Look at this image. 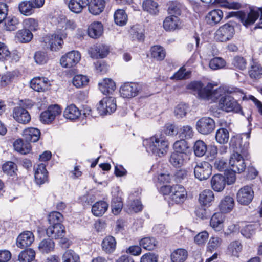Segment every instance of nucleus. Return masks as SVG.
I'll list each match as a JSON object with an SVG mask.
<instances>
[{
  "label": "nucleus",
  "mask_w": 262,
  "mask_h": 262,
  "mask_svg": "<svg viewBox=\"0 0 262 262\" xmlns=\"http://www.w3.org/2000/svg\"><path fill=\"white\" fill-rule=\"evenodd\" d=\"M197 130L203 135L212 132L215 127L214 121L210 117H202L196 123Z\"/></svg>",
  "instance_id": "ddd939ff"
},
{
  "label": "nucleus",
  "mask_w": 262,
  "mask_h": 262,
  "mask_svg": "<svg viewBox=\"0 0 262 262\" xmlns=\"http://www.w3.org/2000/svg\"><path fill=\"white\" fill-rule=\"evenodd\" d=\"M229 133L228 130L224 128L217 130L215 134V139L220 144L227 143L229 140Z\"/></svg>",
  "instance_id": "de8ad7c7"
},
{
  "label": "nucleus",
  "mask_w": 262,
  "mask_h": 262,
  "mask_svg": "<svg viewBox=\"0 0 262 262\" xmlns=\"http://www.w3.org/2000/svg\"><path fill=\"white\" fill-rule=\"evenodd\" d=\"M64 35L60 33L46 36L43 39L47 48L51 51H57L62 48Z\"/></svg>",
  "instance_id": "423d86ee"
},
{
  "label": "nucleus",
  "mask_w": 262,
  "mask_h": 262,
  "mask_svg": "<svg viewBox=\"0 0 262 262\" xmlns=\"http://www.w3.org/2000/svg\"><path fill=\"white\" fill-rule=\"evenodd\" d=\"M143 8L144 10L148 12L151 14H156L158 12L157 2L153 0H146L143 3Z\"/></svg>",
  "instance_id": "603ef678"
},
{
  "label": "nucleus",
  "mask_w": 262,
  "mask_h": 262,
  "mask_svg": "<svg viewBox=\"0 0 262 262\" xmlns=\"http://www.w3.org/2000/svg\"><path fill=\"white\" fill-rule=\"evenodd\" d=\"M57 21L59 27L64 28V30H74L77 25L76 22L73 19H68L65 16L61 15L57 18Z\"/></svg>",
  "instance_id": "f704fd0d"
},
{
  "label": "nucleus",
  "mask_w": 262,
  "mask_h": 262,
  "mask_svg": "<svg viewBox=\"0 0 262 262\" xmlns=\"http://www.w3.org/2000/svg\"><path fill=\"white\" fill-rule=\"evenodd\" d=\"M13 118L19 123L26 124L31 120L28 112L21 107H16L13 112Z\"/></svg>",
  "instance_id": "aec40b11"
},
{
  "label": "nucleus",
  "mask_w": 262,
  "mask_h": 262,
  "mask_svg": "<svg viewBox=\"0 0 262 262\" xmlns=\"http://www.w3.org/2000/svg\"><path fill=\"white\" fill-rule=\"evenodd\" d=\"M140 90V87L137 84L126 82L121 86L120 93L123 98H131L136 97Z\"/></svg>",
  "instance_id": "dca6fc26"
},
{
  "label": "nucleus",
  "mask_w": 262,
  "mask_h": 262,
  "mask_svg": "<svg viewBox=\"0 0 262 262\" xmlns=\"http://www.w3.org/2000/svg\"><path fill=\"white\" fill-rule=\"evenodd\" d=\"M224 218V215L222 213H215L211 218L210 226L215 231H221L223 227Z\"/></svg>",
  "instance_id": "72a5a7b5"
},
{
  "label": "nucleus",
  "mask_w": 262,
  "mask_h": 262,
  "mask_svg": "<svg viewBox=\"0 0 262 262\" xmlns=\"http://www.w3.org/2000/svg\"><path fill=\"white\" fill-rule=\"evenodd\" d=\"M116 101L114 97L104 98L97 108L100 115L111 114L116 110Z\"/></svg>",
  "instance_id": "f8f14e48"
},
{
  "label": "nucleus",
  "mask_w": 262,
  "mask_h": 262,
  "mask_svg": "<svg viewBox=\"0 0 262 262\" xmlns=\"http://www.w3.org/2000/svg\"><path fill=\"white\" fill-rule=\"evenodd\" d=\"M105 6L104 0H91L89 4V10L94 15H98L104 10Z\"/></svg>",
  "instance_id": "a878e982"
},
{
  "label": "nucleus",
  "mask_w": 262,
  "mask_h": 262,
  "mask_svg": "<svg viewBox=\"0 0 262 262\" xmlns=\"http://www.w3.org/2000/svg\"><path fill=\"white\" fill-rule=\"evenodd\" d=\"M15 150L21 154H27L31 150V147L29 143H24L23 139L16 140L13 144Z\"/></svg>",
  "instance_id": "e433bc0d"
},
{
  "label": "nucleus",
  "mask_w": 262,
  "mask_h": 262,
  "mask_svg": "<svg viewBox=\"0 0 262 262\" xmlns=\"http://www.w3.org/2000/svg\"><path fill=\"white\" fill-rule=\"evenodd\" d=\"M222 243V239L217 236H212L208 243L207 250L211 252L219 248Z\"/></svg>",
  "instance_id": "774afa93"
},
{
  "label": "nucleus",
  "mask_w": 262,
  "mask_h": 262,
  "mask_svg": "<svg viewBox=\"0 0 262 262\" xmlns=\"http://www.w3.org/2000/svg\"><path fill=\"white\" fill-rule=\"evenodd\" d=\"M207 145L202 140H197L194 145L193 150L194 154L197 157H202L207 151Z\"/></svg>",
  "instance_id": "864d4df0"
},
{
  "label": "nucleus",
  "mask_w": 262,
  "mask_h": 262,
  "mask_svg": "<svg viewBox=\"0 0 262 262\" xmlns=\"http://www.w3.org/2000/svg\"><path fill=\"white\" fill-rule=\"evenodd\" d=\"M188 105L185 103H181L177 105L174 110V114L177 118H182L185 117L188 110Z\"/></svg>",
  "instance_id": "680f3d73"
},
{
  "label": "nucleus",
  "mask_w": 262,
  "mask_h": 262,
  "mask_svg": "<svg viewBox=\"0 0 262 262\" xmlns=\"http://www.w3.org/2000/svg\"><path fill=\"white\" fill-rule=\"evenodd\" d=\"M182 8V4L177 1L170 2L168 4L167 11L171 15H180Z\"/></svg>",
  "instance_id": "4d7b16f0"
},
{
  "label": "nucleus",
  "mask_w": 262,
  "mask_h": 262,
  "mask_svg": "<svg viewBox=\"0 0 262 262\" xmlns=\"http://www.w3.org/2000/svg\"><path fill=\"white\" fill-rule=\"evenodd\" d=\"M103 31V27L101 23L94 22L89 27L88 33L91 38H97L102 34Z\"/></svg>",
  "instance_id": "cd10ccee"
},
{
  "label": "nucleus",
  "mask_w": 262,
  "mask_h": 262,
  "mask_svg": "<svg viewBox=\"0 0 262 262\" xmlns=\"http://www.w3.org/2000/svg\"><path fill=\"white\" fill-rule=\"evenodd\" d=\"M33 37L31 31L29 29H21L19 30L16 35L17 40L21 43H26L30 41Z\"/></svg>",
  "instance_id": "37998d69"
},
{
  "label": "nucleus",
  "mask_w": 262,
  "mask_h": 262,
  "mask_svg": "<svg viewBox=\"0 0 262 262\" xmlns=\"http://www.w3.org/2000/svg\"><path fill=\"white\" fill-rule=\"evenodd\" d=\"M187 154L173 152L169 158V162L175 167H180L186 162Z\"/></svg>",
  "instance_id": "393cba45"
},
{
  "label": "nucleus",
  "mask_w": 262,
  "mask_h": 262,
  "mask_svg": "<svg viewBox=\"0 0 262 262\" xmlns=\"http://www.w3.org/2000/svg\"><path fill=\"white\" fill-rule=\"evenodd\" d=\"M34 240V236L30 231H25L19 234L16 240V245L20 248L30 246Z\"/></svg>",
  "instance_id": "a211bd4d"
},
{
  "label": "nucleus",
  "mask_w": 262,
  "mask_h": 262,
  "mask_svg": "<svg viewBox=\"0 0 262 262\" xmlns=\"http://www.w3.org/2000/svg\"><path fill=\"white\" fill-rule=\"evenodd\" d=\"M242 249V245L241 243L237 241L232 242L228 246L227 248V253L234 256H238L239 253Z\"/></svg>",
  "instance_id": "09e8293b"
},
{
  "label": "nucleus",
  "mask_w": 262,
  "mask_h": 262,
  "mask_svg": "<svg viewBox=\"0 0 262 262\" xmlns=\"http://www.w3.org/2000/svg\"><path fill=\"white\" fill-rule=\"evenodd\" d=\"M35 257V251L31 248L22 251L18 255L19 262H31Z\"/></svg>",
  "instance_id": "79ce46f5"
},
{
  "label": "nucleus",
  "mask_w": 262,
  "mask_h": 262,
  "mask_svg": "<svg viewBox=\"0 0 262 262\" xmlns=\"http://www.w3.org/2000/svg\"><path fill=\"white\" fill-rule=\"evenodd\" d=\"M80 114V111L74 104L68 106L63 113L64 116L70 120L77 119Z\"/></svg>",
  "instance_id": "4c0bfd02"
},
{
  "label": "nucleus",
  "mask_w": 262,
  "mask_h": 262,
  "mask_svg": "<svg viewBox=\"0 0 262 262\" xmlns=\"http://www.w3.org/2000/svg\"><path fill=\"white\" fill-rule=\"evenodd\" d=\"M235 16L238 18L244 26H248L253 24L260 16V22L258 25L259 28L262 29V8L257 10H251L248 13L243 11L232 12L230 13V17Z\"/></svg>",
  "instance_id": "7ed1b4c3"
},
{
  "label": "nucleus",
  "mask_w": 262,
  "mask_h": 262,
  "mask_svg": "<svg viewBox=\"0 0 262 262\" xmlns=\"http://www.w3.org/2000/svg\"><path fill=\"white\" fill-rule=\"evenodd\" d=\"M150 55L152 58L157 61L163 60L166 56L165 49L160 46H154L150 48Z\"/></svg>",
  "instance_id": "ea45409f"
},
{
  "label": "nucleus",
  "mask_w": 262,
  "mask_h": 262,
  "mask_svg": "<svg viewBox=\"0 0 262 262\" xmlns=\"http://www.w3.org/2000/svg\"><path fill=\"white\" fill-rule=\"evenodd\" d=\"M114 21L119 26H123L127 21V16L124 10L118 9L114 13Z\"/></svg>",
  "instance_id": "8fccbe9b"
},
{
  "label": "nucleus",
  "mask_w": 262,
  "mask_h": 262,
  "mask_svg": "<svg viewBox=\"0 0 262 262\" xmlns=\"http://www.w3.org/2000/svg\"><path fill=\"white\" fill-rule=\"evenodd\" d=\"M231 64L235 69L243 71L246 69L247 61L242 56H236L233 58Z\"/></svg>",
  "instance_id": "5fc2aeb1"
},
{
  "label": "nucleus",
  "mask_w": 262,
  "mask_h": 262,
  "mask_svg": "<svg viewBox=\"0 0 262 262\" xmlns=\"http://www.w3.org/2000/svg\"><path fill=\"white\" fill-rule=\"evenodd\" d=\"M88 4V0H70L68 7L72 12L78 14L81 12Z\"/></svg>",
  "instance_id": "c85d7f7f"
},
{
  "label": "nucleus",
  "mask_w": 262,
  "mask_h": 262,
  "mask_svg": "<svg viewBox=\"0 0 262 262\" xmlns=\"http://www.w3.org/2000/svg\"><path fill=\"white\" fill-rule=\"evenodd\" d=\"M234 206V200L230 196H226L221 201L219 207L222 213H226L230 212Z\"/></svg>",
  "instance_id": "bb28decb"
},
{
  "label": "nucleus",
  "mask_w": 262,
  "mask_h": 262,
  "mask_svg": "<svg viewBox=\"0 0 262 262\" xmlns=\"http://www.w3.org/2000/svg\"><path fill=\"white\" fill-rule=\"evenodd\" d=\"M108 204L101 201L95 203L92 207V212L96 216H102L107 210Z\"/></svg>",
  "instance_id": "c9c22d12"
},
{
  "label": "nucleus",
  "mask_w": 262,
  "mask_h": 262,
  "mask_svg": "<svg viewBox=\"0 0 262 262\" xmlns=\"http://www.w3.org/2000/svg\"><path fill=\"white\" fill-rule=\"evenodd\" d=\"M112 210L115 215H117L122 210L123 203L122 199L120 197H115L112 199Z\"/></svg>",
  "instance_id": "0e129e2a"
},
{
  "label": "nucleus",
  "mask_w": 262,
  "mask_h": 262,
  "mask_svg": "<svg viewBox=\"0 0 262 262\" xmlns=\"http://www.w3.org/2000/svg\"><path fill=\"white\" fill-rule=\"evenodd\" d=\"M61 113V110L58 105H51L47 110L41 113L40 120L42 122L48 124L53 121L55 117Z\"/></svg>",
  "instance_id": "4468645a"
},
{
  "label": "nucleus",
  "mask_w": 262,
  "mask_h": 262,
  "mask_svg": "<svg viewBox=\"0 0 262 262\" xmlns=\"http://www.w3.org/2000/svg\"><path fill=\"white\" fill-rule=\"evenodd\" d=\"M63 262H80L79 256L72 250H67L62 255Z\"/></svg>",
  "instance_id": "13d9d810"
},
{
  "label": "nucleus",
  "mask_w": 262,
  "mask_h": 262,
  "mask_svg": "<svg viewBox=\"0 0 262 262\" xmlns=\"http://www.w3.org/2000/svg\"><path fill=\"white\" fill-rule=\"evenodd\" d=\"M188 252L183 248L175 250L170 255L172 262H184L187 258Z\"/></svg>",
  "instance_id": "58836bf2"
},
{
  "label": "nucleus",
  "mask_w": 262,
  "mask_h": 262,
  "mask_svg": "<svg viewBox=\"0 0 262 262\" xmlns=\"http://www.w3.org/2000/svg\"><path fill=\"white\" fill-rule=\"evenodd\" d=\"M50 85V82L45 77H35L30 82V86L37 92H43L47 90Z\"/></svg>",
  "instance_id": "f3484780"
},
{
  "label": "nucleus",
  "mask_w": 262,
  "mask_h": 262,
  "mask_svg": "<svg viewBox=\"0 0 262 262\" xmlns=\"http://www.w3.org/2000/svg\"><path fill=\"white\" fill-rule=\"evenodd\" d=\"M109 53V48L104 44H98L91 48L89 53L91 57L94 58H104Z\"/></svg>",
  "instance_id": "6ab92c4d"
},
{
  "label": "nucleus",
  "mask_w": 262,
  "mask_h": 262,
  "mask_svg": "<svg viewBox=\"0 0 262 262\" xmlns=\"http://www.w3.org/2000/svg\"><path fill=\"white\" fill-rule=\"evenodd\" d=\"M23 136L26 142H36L40 138V132L36 128H28L24 129Z\"/></svg>",
  "instance_id": "5701e85b"
},
{
  "label": "nucleus",
  "mask_w": 262,
  "mask_h": 262,
  "mask_svg": "<svg viewBox=\"0 0 262 262\" xmlns=\"http://www.w3.org/2000/svg\"><path fill=\"white\" fill-rule=\"evenodd\" d=\"M46 233L49 237L55 239H61V244L62 247H68L69 244L67 238H63L66 231L64 226L61 224H56L49 226L46 230Z\"/></svg>",
  "instance_id": "39448f33"
},
{
  "label": "nucleus",
  "mask_w": 262,
  "mask_h": 262,
  "mask_svg": "<svg viewBox=\"0 0 262 262\" xmlns=\"http://www.w3.org/2000/svg\"><path fill=\"white\" fill-rule=\"evenodd\" d=\"M80 59L81 54L78 51H72L62 56L60 62L62 67L70 68L76 66Z\"/></svg>",
  "instance_id": "9b49d317"
},
{
  "label": "nucleus",
  "mask_w": 262,
  "mask_h": 262,
  "mask_svg": "<svg viewBox=\"0 0 262 262\" xmlns=\"http://www.w3.org/2000/svg\"><path fill=\"white\" fill-rule=\"evenodd\" d=\"M101 246L103 251L105 253L109 254L113 253L116 247L115 238L112 236L105 237L101 243Z\"/></svg>",
  "instance_id": "2f4dec72"
},
{
  "label": "nucleus",
  "mask_w": 262,
  "mask_h": 262,
  "mask_svg": "<svg viewBox=\"0 0 262 262\" xmlns=\"http://www.w3.org/2000/svg\"><path fill=\"white\" fill-rule=\"evenodd\" d=\"M2 169L4 173L13 176L16 174L17 169V165L15 163L11 161H8L5 163L2 166Z\"/></svg>",
  "instance_id": "052dcab7"
},
{
  "label": "nucleus",
  "mask_w": 262,
  "mask_h": 262,
  "mask_svg": "<svg viewBox=\"0 0 262 262\" xmlns=\"http://www.w3.org/2000/svg\"><path fill=\"white\" fill-rule=\"evenodd\" d=\"M234 34L233 26L227 23L220 27L215 32L214 39L218 41L225 42L231 39Z\"/></svg>",
  "instance_id": "6e6552de"
},
{
  "label": "nucleus",
  "mask_w": 262,
  "mask_h": 262,
  "mask_svg": "<svg viewBox=\"0 0 262 262\" xmlns=\"http://www.w3.org/2000/svg\"><path fill=\"white\" fill-rule=\"evenodd\" d=\"M223 17V13L220 9H214L209 12L205 17L207 24L214 26L219 23Z\"/></svg>",
  "instance_id": "412c9836"
},
{
  "label": "nucleus",
  "mask_w": 262,
  "mask_h": 262,
  "mask_svg": "<svg viewBox=\"0 0 262 262\" xmlns=\"http://www.w3.org/2000/svg\"><path fill=\"white\" fill-rule=\"evenodd\" d=\"M55 244L51 238L42 239L38 244V250L42 253H49L54 250Z\"/></svg>",
  "instance_id": "c756f323"
},
{
  "label": "nucleus",
  "mask_w": 262,
  "mask_h": 262,
  "mask_svg": "<svg viewBox=\"0 0 262 262\" xmlns=\"http://www.w3.org/2000/svg\"><path fill=\"white\" fill-rule=\"evenodd\" d=\"M34 177L36 183L38 185L42 184L47 181L48 172L44 164L41 163L37 165L35 171Z\"/></svg>",
  "instance_id": "4be33fe9"
},
{
  "label": "nucleus",
  "mask_w": 262,
  "mask_h": 262,
  "mask_svg": "<svg viewBox=\"0 0 262 262\" xmlns=\"http://www.w3.org/2000/svg\"><path fill=\"white\" fill-rule=\"evenodd\" d=\"M18 9L20 13L25 16H30L34 13V10L29 0L21 2L18 5Z\"/></svg>",
  "instance_id": "49530a36"
},
{
  "label": "nucleus",
  "mask_w": 262,
  "mask_h": 262,
  "mask_svg": "<svg viewBox=\"0 0 262 262\" xmlns=\"http://www.w3.org/2000/svg\"><path fill=\"white\" fill-rule=\"evenodd\" d=\"M188 87L190 89L197 91L198 96L201 99L212 101L219 100L218 107L223 111L227 113L233 112L243 113L242 107L237 100L229 95L239 92L237 88L228 89L226 93L222 88L213 90V86L211 83H208L205 87L203 88L202 83L197 81L191 82Z\"/></svg>",
  "instance_id": "f257e3e1"
},
{
  "label": "nucleus",
  "mask_w": 262,
  "mask_h": 262,
  "mask_svg": "<svg viewBox=\"0 0 262 262\" xmlns=\"http://www.w3.org/2000/svg\"><path fill=\"white\" fill-rule=\"evenodd\" d=\"M212 172V166L206 161L196 163L194 167L195 177L200 181L207 180Z\"/></svg>",
  "instance_id": "0eeeda50"
},
{
  "label": "nucleus",
  "mask_w": 262,
  "mask_h": 262,
  "mask_svg": "<svg viewBox=\"0 0 262 262\" xmlns=\"http://www.w3.org/2000/svg\"><path fill=\"white\" fill-rule=\"evenodd\" d=\"M242 136H245L247 139L249 138V133H244L242 135H236L232 137L230 141L229 145L234 152H238L245 157L247 156V151L249 146V143L245 142L243 145V137Z\"/></svg>",
  "instance_id": "20e7f679"
},
{
  "label": "nucleus",
  "mask_w": 262,
  "mask_h": 262,
  "mask_svg": "<svg viewBox=\"0 0 262 262\" xmlns=\"http://www.w3.org/2000/svg\"><path fill=\"white\" fill-rule=\"evenodd\" d=\"M243 156L242 154L238 152H234L231 155L229 164L232 172L241 173L245 170L246 165Z\"/></svg>",
  "instance_id": "9d476101"
},
{
  "label": "nucleus",
  "mask_w": 262,
  "mask_h": 262,
  "mask_svg": "<svg viewBox=\"0 0 262 262\" xmlns=\"http://www.w3.org/2000/svg\"><path fill=\"white\" fill-rule=\"evenodd\" d=\"M249 74L251 78H260L262 77V67L258 62L253 61L251 64Z\"/></svg>",
  "instance_id": "c03bdc74"
},
{
  "label": "nucleus",
  "mask_w": 262,
  "mask_h": 262,
  "mask_svg": "<svg viewBox=\"0 0 262 262\" xmlns=\"http://www.w3.org/2000/svg\"><path fill=\"white\" fill-rule=\"evenodd\" d=\"M213 3L228 9H239L241 7V5L239 3L229 2L227 0H214Z\"/></svg>",
  "instance_id": "e2e57ef3"
},
{
  "label": "nucleus",
  "mask_w": 262,
  "mask_h": 262,
  "mask_svg": "<svg viewBox=\"0 0 262 262\" xmlns=\"http://www.w3.org/2000/svg\"><path fill=\"white\" fill-rule=\"evenodd\" d=\"M130 34L133 40L142 41L144 40L143 29L139 25H135L132 27Z\"/></svg>",
  "instance_id": "3c124183"
},
{
  "label": "nucleus",
  "mask_w": 262,
  "mask_h": 262,
  "mask_svg": "<svg viewBox=\"0 0 262 262\" xmlns=\"http://www.w3.org/2000/svg\"><path fill=\"white\" fill-rule=\"evenodd\" d=\"M146 148L159 157L166 154L169 147V143L166 139L161 136L155 135L146 140Z\"/></svg>",
  "instance_id": "f03ea898"
},
{
  "label": "nucleus",
  "mask_w": 262,
  "mask_h": 262,
  "mask_svg": "<svg viewBox=\"0 0 262 262\" xmlns=\"http://www.w3.org/2000/svg\"><path fill=\"white\" fill-rule=\"evenodd\" d=\"M99 89L104 95H108L116 89L115 82L111 79L105 78L99 83Z\"/></svg>",
  "instance_id": "473e14b6"
},
{
  "label": "nucleus",
  "mask_w": 262,
  "mask_h": 262,
  "mask_svg": "<svg viewBox=\"0 0 262 262\" xmlns=\"http://www.w3.org/2000/svg\"><path fill=\"white\" fill-rule=\"evenodd\" d=\"M254 196V192L252 188L249 186H245L241 188L236 194L237 201L242 205H247L252 200Z\"/></svg>",
  "instance_id": "2eb2a0df"
},
{
  "label": "nucleus",
  "mask_w": 262,
  "mask_h": 262,
  "mask_svg": "<svg viewBox=\"0 0 262 262\" xmlns=\"http://www.w3.org/2000/svg\"><path fill=\"white\" fill-rule=\"evenodd\" d=\"M140 245L147 250H152L157 248L158 241L154 237H146L140 241Z\"/></svg>",
  "instance_id": "a18cd8bd"
},
{
  "label": "nucleus",
  "mask_w": 262,
  "mask_h": 262,
  "mask_svg": "<svg viewBox=\"0 0 262 262\" xmlns=\"http://www.w3.org/2000/svg\"><path fill=\"white\" fill-rule=\"evenodd\" d=\"M173 148L176 152L187 154L189 149L188 143L184 139L177 141L173 144Z\"/></svg>",
  "instance_id": "6e6d98bb"
},
{
  "label": "nucleus",
  "mask_w": 262,
  "mask_h": 262,
  "mask_svg": "<svg viewBox=\"0 0 262 262\" xmlns=\"http://www.w3.org/2000/svg\"><path fill=\"white\" fill-rule=\"evenodd\" d=\"M88 82V78L86 76L82 75H76L73 79V84L77 88L86 85Z\"/></svg>",
  "instance_id": "69168bd1"
},
{
  "label": "nucleus",
  "mask_w": 262,
  "mask_h": 262,
  "mask_svg": "<svg viewBox=\"0 0 262 262\" xmlns=\"http://www.w3.org/2000/svg\"><path fill=\"white\" fill-rule=\"evenodd\" d=\"M180 24L179 18L175 15L165 18L163 21V28L166 31H173L179 28Z\"/></svg>",
  "instance_id": "7c9ffc66"
},
{
  "label": "nucleus",
  "mask_w": 262,
  "mask_h": 262,
  "mask_svg": "<svg viewBox=\"0 0 262 262\" xmlns=\"http://www.w3.org/2000/svg\"><path fill=\"white\" fill-rule=\"evenodd\" d=\"M214 196L213 192L209 189L203 190L199 195L200 203L204 205H210V203L214 200Z\"/></svg>",
  "instance_id": "a19ab883"
},
{
  "label": "nucleus",
  "mask_w": 262,
  "mask_h": 262,
  "mask_svg": "<svg viewBox=\"0 0 262 262\" xmlns=\"http://www.w3.org/2000/svg\"><path fill=\"white\" fill-rule=\"evenodd\" d=\"M5 28L8 31H14L19 24L18 19L15 17H8L5 19Z\"/></svg>",
  "instance_id": "bf43d9fd"
},
{
  "label": "nucleus",
  "mask_w": 262,
  "mask_h": 262,
  "mask_svg": "<svg viewBox=\"0 0 262 262\" xmlns=\"http://www.w3.org/2000/svg\"><path fill=\"white\" fill-rule=\"evenodd\" d=\"M226 65L225 61L221 57H215L209 62V67L214 70L222 69Z\"/></svg>",
  "instance_id": "338daca9"
},
{
  "label": "nucleus",
  "mask_w": 262,
  "mask_h": 262,
  "mask_svg": "<svg viewBox=\"0 0 262 262\" xmlns=\"http://www.w3.org/2000/svg\"><path fill=\"white\" fill-rule=\"evenodd\" d=\"M211 185L212 189L217 192L222 191L226 185V178L221 174L213 176L211 180Z\"/></svg>",
  "instance_id": "b1692460"
},
{
  "label": "nucleus",
  "mask_w": 262,
  "mask_h": 262,
  "mask_svg": "<svg viewBox=\"0 0 262 262\" xmlns=\"http://www.w3.org/2000/svg\"><path fill=\"white\" fill-rule=\"evenodd\" d=\"M167 191L171 190L170 200L176 204L183 203L187 196V193L185 188L182 185H175L171 188H166Z\"/></svg>",
  "instance_id": "1a4fd4ad"
}]
</instances>
